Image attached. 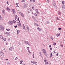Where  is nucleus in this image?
Returning <instances> with one entry per match:
<instances>
[{"label":"nucleus","instance_id":"nucleus-13","mask_svg":"<svg viewBox=\"0 0 65 65\" xmlns=\"http://www.w3.org/2000/svg\"><path fill=\"white\" fill-rule=\"evenodd\" d=\"M17 25L18 26H20L21 25V24L20 22H18Z\"/></svg>","mask_w":65,"mask_h":65},{"label":"nucleus","instance_id":"nucleus-30","mask_svg":"<svg viewBox=\"0 0 65 65\" xmlns=\"http://www.w3.org/2000/svg\"><path fill=\"white\" fill-rule=\"evenodd\" d=\"M26 28H27V29H28V30H29V28L27 26L26 27Z\"/></svg>","mask_w":65,"mask_h":65},{"label":"nucleus","instance_id":"nucleus-36","mask_svg":"<svg viewBox=\"0 0 65 65\" xmlns=\"http://www.w3.org/2000/svg\"><path fill=\"white\" fill-rule=\"evenodd\" d=\"M33 9H34V6H33L32 7Z\"/></svg>","mask_w":65,"mask_h":65},{"label":"nucleus","instance_id":"nucleus-12","mask_svg":"<svg viewBox=\"0 0 65 65\" xmlns=\"http://www.w3.org/2000/svg\"><path fill=\"white\" fill-rule=\"evenodd\" d=\"M62 7L63 8H65V5H62Z\"/></svg>","mask_w":65,"mask_h":65},{"label":"nucleus","instance_id":"nucleus-32","mask_svg":"<svg viewBox=\"0 0 65 65\" xmlns=\"http://www.w3.org/2000/svg\"><path fill=\"white\" fill-rule=\"evenodd\" d=\"M46 23H47V24H48V23H49V21H47L46 22Z\"/></svg>","mask_w":65,"mask_h":65},{"label":"nucleus","instance_id":"nucleus-45","mask_svg":"<svg viewBox=\"0 0 65 65\" xmlns=\"http://www.w3.org/2000/svg\"><path fill=\"white\" fill-rule=\"evenodd\" d=\"M24 1H25V0H22V2H24Z\"/></svg>","mask_w":65,"mask_h":65},{"label":"nucleus","instance_id":"nucleus-43","mask_svg":"<svg viewBox=\"0 0 65 65\" xmlns=\"http://www.w3.org/2000/svg\"><path fill=\"white\" fill-rule=\"evenodd\" d=\"M18 59V58L17 57H16L15 58V60H17Z\"/></svg>","mask_w":65,"mask_h":65},{"label":"nucleus","instance_id":"nucleus-56","mask_svg":"<svg viewBox=\"0 0 65 65\" xmlns=\"http://www.w3.org/2000/svg\"><path fill=\"white\" fill-rule=\"evenodd\" d=\"M50 50L51 51H52V48H50Z\"/></svg>","mask_w":65,"mask_h":65},{"label":"nucleus","instance_id":"nucleus-60","mask_svg":"<svg viewBox=\"0 0 65 65\" xmlns=\"http://www.w3.org/2000/svg\"><path fill=\"white\" fill-rule=\"evenodd\" d=\"M49 47H51V45H50L49 46Z\"/></svg>","mask_w":65,"mask_h":65},{"label":"nucleus","instance_id":"nucleus-8","mask_svg":"<svg viewBox=\"0 0 65 65\" xmlns=\"http://www.w3.org/2000/svg\"><path fill=\"white\" fill-rule=\"evenodd\" d=\"M44 62L45 64H48V62L47 61V60H44Z\"/></svg>","mask_w":65,"mask_h":65},{"label":"nucleus","instance_id":"nucleus-44","mask_svg":"<svg viewBox=\"0 0 65 65\" xmlns=\"http://www.w3.org/2000/svg\"><path fill=\"white\" fill-rule=\"evenodd\" d=\"M61 28H58V30H61Z\"/></svg>","mask_w":65,"mask_h":65},{"label":"nucleus","instance_id":"nucleus-31","mask_svg":"<svg viewBox=\"0 0 65 65\" xmlns=\"http://www.w3.org/2000/svg\"><path fill=\"white\" fill-rule=\"evenodd\" d=\"M56 43H54L53 45H56Z\"/></svg>","mask_w":65,"mask_h":65},{"label":"nucleus","instance_id":"nucleus-5","mask_svg":"<svg viewBox=\"0 0 65 65\" xmlns=\"http://www.w3.org/2000/svg\"><path fill=\"white\" fill-rule=\"evenodd\" d=\"M31 63H33V64H36L37 62L33 61H31Z\"/></svg>","mask_w":65,"mask_h":65},{"label":"nucleus","instance_id":"nucleus-22","mask_svg":"<svg viewBox=\"0 0 65 65\" xmlns=\"http://www.w3.org/2000/svg\"><path fill=\"white\" fill-rule=\"evenodd\" d=\"M20 32V30H18L17 31V34H19V32Z\"/></svg>","mask_w":65,"mask_h":65},{"label":"nucleus","instance_id":"nucleus-42","mask_svg":"<svg viewBox=\"0 0 65 65\" xmlns=\"http://www.w3.org/2000/svg\"><path fill=\"white\" fill-rule=\"evenodd\" d=\"M56 19H57V20H59V18H58V17H56Z\"/></svg>","mask_w":65,"mask_h":65},{"label":"nucleus","instance_id":"nucleus-41","mask_svg":"<svg viewBox=\"0 0 65 65\" xmlns=\"http://www.w3.org/2000/svg\"><path fill=\"white\" fill-rule=\"evenodd\" d=\"M28 11H31V10L30 9H28Z\"/></svg>","mask_w":65,"mask_h":65},{"label":"nucleus","instance_id":"nucleus-1","mask_svg":"<svg viewBox=\"0 0 65 65\" xmlns=\"http://www.w3.org/2000/svg\"><path fill=\"white\" fill-rule=\"evenodd\" d=\"M0 29L1 30H4V27L2 25H0Z\"/></svg>","mask_w":65,"mask_h":65},{"label":"nucleus","instance_id":"nucleus-23","mask_svg":"<svg viewBox=\"0 0 65 65\" xmlns=\"http://www.w3.org/2000/svg\"><path fill=\"white\" fill-rule=\"evenodd\" d=\"M4 41H6V38H5L3 39Z\"/></svg>","mask_w":65,"mask_h":65},{"label":"nucleus","instance_id":"nucleus-18","mask_svg":"<svg viewBox=\"0 0 65 65\" xmlns=\"http://www.w3.org/2000/svg\"><path fill=\"white\" fill-rule=\"evenodd\" d=\"M37 29L38 30H39V31H41V29H40L39 27H38Z\"/></svg>","mask_w":65,"mask_h":65},{"label":"nucleus","instance_id":"nucleus-39","mask_svg":"<svg viewBox=\"0 0 65 65\" xmlns=\"http://www.w3.org/2000/svg\"><path fill=\"white\" fill-rule=\"evenodd\" d=\"M51 39H52V40H53V37H51Z\"/></svg>","mask_w":65,"mask_h":65},{"label":"nucleus","instance_id":"nucleus-48","mask_svg":"<svg viewBox=\"0 0 65 65\" xmlns=\"http://www.w3.org/2000/svg\"><path fill=\"white\" fill-rule=\"evenodd\" d=\"M32 57H33V58H34V54H33Z\"/></svg>","mask_w":65,"mask_h":65},{"label":"nucleus","instance_id":"nucleus-11","mask_svg":"<svg viewBox=\"0 0 65 65\" xmlns=\"http://www.w3.org/2000/svg\"><path fill=\"white\" fill-rule=\"evenodd\" d=\"M25 43H27V44H28V45H30V44H29V43L28 42V41H25Z\"/></svg>","mask_w":65,"mask_h":65},{"label":"nucleus","instance_id":"nucleus-46","mask_svg":"<svg viewBox=\"0 0 65 65\" xmlns=\"http://www.w3.org/2000/svg\"><path fill=\"white\" fill-rule=\"evenodd\" d=\"M60 46H61L62 47H63V45H60Z\"/></svg>","mask_w":65,"mask_h":65},{"label":"nucleus","instance_id":"nucleus-26","mask_svg":"<svg viewBox=\"0 0 65 65\" xmlns=\"http://www.w3.org/2000/svg\"><path fill=\"white\" fill-rule=\"evenodd\" d=\"M53 56V55L51 53L50 54V57H52Z\"/></svg>","mask_w":65,"mask_h":65},{"label":"nucleus","instance_id":"nucleus-54","mask_svg":"<svg viewBox=\"0 0 65 65\" xmlns=\"http://www.w3.org/2000/svg\"><path fill=\"white\" fill-rule=\"evenodd\" d=\"M48 2V3H49V2H50V1H49V0H48L47 1Z\"/></svg>","mask_w":65,"mask_h":65},{"label":"nucleus","instance_id":"nucleus-6","mask_svg":"<svg viewBox=\"0 0 65 65\" xmlns=\"http://www.w3.org/2000/svg\"><path fill=\"white\" fill-rule=\"evenodd\" d=\"M43 53H44L45 55H46V53L45 52V49H43Z\"/></svg>","mask_w":65,"mask_h":65},{"label":"nucleus","instance_id":"nucleus-53","mask_svg":"<svg viewBox=\"0 0 65 65\" xmlns=\"http://www.w3.org/2000/svg\"><path fill=\"white\" fill-rule=\"evenodd\" d=\"M14 27H15V28H17V26H15Z\"/></svg>","mask_w":65,"mask_h":65},{"label":"nucleus","instance_id":"nucleus-52","mask_svg":"<svg viewBox=\"0 0 65 65\" xmlns=\"http://www.w3.org/2000/svg\"><path fill=\"white\" fill-rule=\"evenodd\" d=\"M1 16L0 15V20H1Z\"/></svg>","mask_w":65,"mask_h":65},{"label":"nucleus","instance_id":"nucleus-47","mask_svg":"<svg viewBox=\"0 0 65 65\" xmlns=\"http://www.w3.org/2000/svg\"><path fill=\"white\" fill-rule=\"evenodd\" d=\"M23 29H24L25 30V26H24L23 27Z\"/></svg>","mask_w":65,"mask_h":65},{"label":"nucleus","instance_id":"nucleus-51","mask_svg":"<svg viewBox=\"0 0 65 65\" xmlns=\"http://www.w3.org/2000/svg\"><path fill=\"white\" fill-rule=\"evenodd\" d=\"M7 64H10V63L9 62H8L7 63Z\"/></svg>","mask_w":65,"mask_h":65},{"label":"nucleus","instance_id":"nucleus-25","mask_svg":"<svg viewBox=\"0 0 65 65\" xmlns=\"http://www.w3.org/2000/svg\"><path fill=\"white\" fill-rule=\"evenodd\" d=\"M21 14H21V15H22V17H24V14L23 13H22Z\"/></svg>","mask_w":65,"mask_h":65},{"label":"nucleus","instance_id":"nucleus-21","mask_svg":"<svg viewBox=\"0 0 65 65\" xmlns=\"http://www.w3.org/2000/svg\"><path fill=\"white\" fill-rule=\"evenodd\" d=\"M60 35V34H57L56 36L57 37H58V36H59Z\"/></svg>","mask_w":65,"mask_h":65},{"label":"nucleus","instance_id":"nucleus-4","mask_svg":"<svg viewBox=\"0 0 65 65\" xmlns=\"http://www.w3.org/2000/svg\"><path fill=\"white\" fill-rule=\"evenodd\" d=\"M12 11L13 13L14 14L15 13H16V12H15V10L14 9H12Z\"/></svg>","mask_w":65,"mask_h":65},{"label":"nucleus","instance_id":"nucleus-16","mask_svg":"<svg viewBox=\"0 0 65 65\" xmlns=\"http://www.w3.org/2000/svg\"><path fill=\"white\" fill-rule=\"evenodd\" d=\"M5 11L3 9L2 10V13H4V12Z\"/></svg>","mask_w":65,"mask_h":65},{"label":"nucleus","instance_id":"nucleus-34","mask_svg":"<svg viewBox=\"0 0 65 65\" xmlns=\"http://www.w3.org/2000/svg\"><path fill=\"white\" fill-rule=\"evenodd\" d=\"M53 2H54V4H56V2H55L54 0H53Z\"/></svg>","mask_w":65,"mask_h":65},{"label":"nucleus","instance_id":"nucleus-64","mask_svg":"<svg viewBox=\"0 0 65 65\" xmlns=\"http://www.w3.org/2000/svg\"><path fill=\"white\" fill-rule=\"evenodd\" d=\"M23 27H24V26H25V25H24V24H23Z\"/></svg>","mask_w":65,"mask_h":65},{"label":"nucleus","instance_id":"nucleus-24","mask_svg":"<svg viewBox=\"0 0 65 65\" xmlns=\"http://www.w3.org/2000/svg\"><path fill=\"white\" fill-rule=\"evenodd\" d=\"M62 4H65V1H63L62 2Z\"/></svg>","mask_w":65,"mask_h":65},{"label":"nucleus","instance_id":"nucleus-40","mask_svg":"<svg viewBox=\"0 0 65 65\" xmlns=\"http://www.w3.org/2000/svg\"><path fill=\"white\" fill-rule=\"evenodd\" d=\"M34 15H36V16H37V14H36V13L34 14Z\"/></svg>","mask_w":65,"mask_h":65},{"label":"nucleus","instance_id":"nucleus-20","mask_svg":"<svg viewBox=\"0 0 65 65\" xmlns=\"http://www.w3.org/2000/svg\"><path fill=\"white\" fill-rule=\"evenodd\" d=\"M7 10H9L10 11V9H9V8H8V7H7Z\"/></svg>","mask_w":65,"mask_h":65},{"label":"nucleus","instance_id":"nucleus-2","mask_svg":"<svg viewBox=\"0 0 65 65\" xmlns=\"http://www.w3.org/2000/svg\"><path fill=\"white\" fill-rule=\"evenodd\" d=\"M0 55L1 56H4V53H3V52H2L1 51H0Z\"/></svg>","mask_w":65,"mask_h":65},{"label":"nucleus","instance_id":"nucleus-3","mask_svg":"<svg viewBox=\"0 0 65 65\" xmlns=\"http://www.w3.org/2000/svg\"><path fill=\"white\" fill-rule=\"evenodd\" d=\"M8 23L10 25H12V24H13V22L11 21H10Z\"/></svg>","mask_w":65,"mask_h":65},{"label":"nucleus","instance_id":"nucleus-19","mask_svg":"<svg viewBox=\"0 0 65 65\" xmlns=\"http://www.w3.org/2000/svg\"><path fill=\"white\" fill-rule=\"evenodd\" d=\"M19 4V3H16V5H17V7H19V6H18V5Z\"/></svg>","mask_w":65,"mask_h":65},{"label":"nucleus","instance_id":"nucleus-38","mask_svg":"<svg viewBox=\"0 0 65 65\" xmlns=\"http://www.w3.org/2000/svg\"><path fill=\"white\" fill-rule=\"evenodd\" d=\"M6 30H7V31H9L10 29H7Z\"/></svg>","mask_w":65,"mask_h":65},{"label":"nucleus","instance_id":"nucleus-57","mask_svg":"<svg viewBox=\"0 0 65 65\" xmlns=\"http://www.w3.org/2000/svg\"><path fill=\"white\" fill-rule=\"evenodd\" d=\"M33 1L34 2H35V0H33Z\"/></svg>","mask_w":65,"mask_h":65},{"label":"nucleus","instance_id":"nucleus-14","mask_svg":"<svg viewBox=\"0 0 65 65\" xmlns=\"http://www.w3.org/2000/svg\"><path fill=\"white\" fill-rule=\"evenodd\" d=\"M0 38H1V39H2L3 38V36H2L1 35L0 36Z\"/></svg>","mask_w":65,"mask_h":65},{"label":"nucleus","instance_id":"nucleus-62","mask_svg":"<svg viewBox=\"0 0 65 65\" xmlns=\"http://www.w3.org/2000/svg\"><path fill=\"white\" fill-rule=\"evenodd\" d=\"M34 19H35V17H34V18H33Z\"/></svg>","mask_w":65,"mask_h":65},{"label":"nucleus","instance_id":"nucleus-59","mask_svg":"<svg viewBox=\"0 0 65 65\" xmlns=\"http://www.w3.org/2000/svg\"><path fill=\"white\" fill-rule=\"evenodd\" d=\"M53 52L54 53H56V52L54 51H53Z\"/></svg>","mask_w":65,"mask_h":65},{"label":"nucleus","instance_id":"nucleus-29","mask_svg":"<svg viewBox=\"0 0 65 65\" xmlns=\"http://www.w3.org/2000/svg\"><path fill=\"white\" fill-rule=\"evenodd\" d=\"M17 18H18V16H17V15H16L15 19H17Z\"/></svg>","mask_w":65,"mask_h":65},{"label":"nucleus","instance_id":"nucleus-28","mask_svg":"<svg viewBox=\"0 0 65 65\" xmlns=\"http://www.w3.org/2000/svg\"><path fill=\"white\" fill-rule=\"evenodd\" d=\"M58 13L59 14V15H60V14H61V12L59 11H58Z\"/></svg>","mask_w":65,"mask_h":65},{"label":"nucleus","instance_id":"nucleus-33","mask_svg":"<svg viewBox=\"0 0 65 65\" xmlns=\"http://www.w3.org/2000/svg\"><path fill=\"white\" fill-rule=\"evenodd\" d=\"M22 62H23V60H21L20 62V63L22 64Z\"/></svg>","mask_w":65,"mask_h":65},{"label":"nucleus","instance_id":"nucleus-15","mask_svg":"<svg viewBox=\"0 0 65 65\" xmlns=\"http://www.w3.org/2000/svg\"><path fill=\"white\" fill-rule=\"evenodd\" d=\"M13 23H15V22H17V20H16V19H15L14 20H13Z\"/></svg>","mask_w":65,"mask_h":65},{"label":"nucleus","instance_id":"nucleus-63","mask_svg":"<svg viewBox=\"0 0 65 65\" xmlns=\"http://www.w3.org/2000/svg\"><path fill=\"white\" fill-rule=\"evenodd\" d=\"M6 45H7V43H6Z\"/></svg>","mask_w":65,"mask_h":65},{"label":"nucleus","instance_id":"nucleus-17","mask_svg":"<svg viewBox=\"0 0 65 65\" xmlns=\"http://www.w3.org/2000/svg\"><path fill=\"white\" fill-rule=\"evenodd\" d=\"M36 10H37V13H38V14H39V12H38V9H36Z\"/></svg>","mask_w":65,"mask_h":65},{"label":"nucleus","instance_id":"nucleus-61","mask_svg":"<svg viewBox=\"0 0 65 65\" xmlns=\"http://www.w3.org/2000/svg\"><path fill=\"white\" fill-rule=\"evenodd\" d=\"M35 21L36 22H37V21L36 20H35Z\"/></svg>","mask_w":65,"mask_h":65},{"label":"nucleus","instance_id":"nucleus-9","mask_svg":"<svg viewBox=\"0 0 65 65\" xmlns=\"http://www.w3.org/2000/svg\"><path fill=\"white\" fill-rule=\"evenodd\" d=\"M6 34L8 35H9L10 34V32H6Z\"/></svg>","mask_w":65,"mask_h":65},{"label":"nucleus","instance_id":"nucleus-55","mask_svg":"<svg viewBox=\"0 0 65 65\" xmlns=\"http://www.w3.org/2000/svg\"><path fill=\"white\" fill-rule=\"evenodd\" d=\"M56 56H58V53L56 54Z\"/></svg>","mask_w":65,"mask_h":65},{"label":"nucleus","instance_id":"nucleus-35","mask_svg":"<svg viewBox=\"0 0 65 65\" xmlns=\"http://www.w3.org/2000/svg\"><path fill=\"white\" fill-rule=\"evenodd\" d=\"M27 48V49L28 50V51H29V47H28Z\"/></svg>","mask_w":65,"mask_h":65},{"label":"nucleus","instance_id":"nucleus-50","mask_svg":"<svg viewBox=\"0 0 65 65\" xmlns=\"http://www.w3.org/2000/svg\"><path fill=\"white\" fill-rule=\"evenodd\" d=\"M7 3L8 4V5H9V4H8V2H7Z\"/></svg>","mask_w":65,"mask_h":65},{"label":"nucleus","instance_id":"nucleus-37","mask_svg":"<svg viewBox=\"0 0 65 65\" xmlns=\"http://www.w3.org/2000/svg\"><path fill=\"white\" fill-rule=\"evenodd\" d=\"M22 13H21V12H19V14H21V15H22Z\"/></svg>","mask_w":65,"mask_h":65},{"label":"nucleus","instance_id":"nucleus-10","mask_svg":"<svg viewBox=\"0 0 65 65\" xmlns=\"http://www.w3.org/2000/svg\"><path fill=\"white\" fill-rule=\"evenodd\" d=\"M23 7L25 8H27V6H26V4H24Z\"/></svg>","mask_w":65,"mask_h":65},{"label":"nucleus","instance_id":"nucleus-27","mask_svg":"<svg viewBox=\"0 0 65 65\" xmlns=\"http://www.w3.org/2000/svg\"><path fill=\"white\" fill-rule=\"evenodd\" d=\"M10 51H11L12 50V47H10L9 48Z\"/></svg>","mask_w":65,"mask_h":65},{"label":"nucleus","instance_id":"nucleus-49","mask_svg":"<svg viewBox=\"0 0 65 65\" xmlns=\"http://www.w3.org/2000/svg\"><path fill=\"white\" fill-rule=\"evenodd\" d=\"M28 52L29 53H30V54H31V53L30 52V51L29 50V51H28Z\"/></svg>","mask_w":65,"mask_h":65},{"label":"nucleus","instance_id":"nucleus-7","mask_svg":"<svg viewBox=\"0 0 65 65\" xmlns=\"http://www.w3.org/2000/svg\"><path fill=\"white\" fill-rule=\"evenodd\" d=\"M53 6L55 8H57V7L56 6V4H53Z\"/></svg>","mask_w":65,"mask_h":65},{"label":"nucleus","instance_id":"nucleus-58","mask_svg":"<svg viewBox=\"0 0 65 65\" xmlns=\"http://www.w3.org/2000/svg\"><path fill=\"white\" fill-rule=\"evenodd\" d=\"M8 40H10V39H8Z\"/></svg>","mask_w":65,"mask_h":65}]
</instances>
